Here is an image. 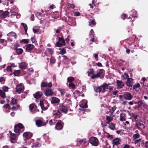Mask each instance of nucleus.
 <instances>
[{
	"instance_id": "nucleus-1",
	"label": "nucleus",
	"mask_w": 148,
	"mask_h": 148,
	"mask_svg": "<svg viewBox=\"0 0 148 148\" xmlns=\"http://www.w3.org/2000/svg\"><path fill=\"white\" fill-rule=\"evenodd\" d=\"M24 128L23 125L21 123H19L15 125L14 127V132L17 135H19L20 132H22L24 131Z\"/></svg>"
},
{
	"instance_id": "nucleus-2",
	"label": "nucleus",
	"mask_w": 148,
	"mask_h": 148,
	"mask_svg": "<svg viewBox=\"0 0 148 148\" xmlns=\"http://www.w3.org/2000/svg\"><path fill=\"white\" fill-rule=\"evenodd\" d=\"M58 41L56 42V45L58 47H60L61 46L66 45L65 40L63 36L62 35L61 37H58Z\"/></svg>"
},
{
	"instance_id": "nucleus-3",
	"label": "nucleus",
	"mask_w": 148,
	"mask_h": 148,
	"mask_svg": "<svg viewBox=\"0 0 148 148\" xmlns=\"http://www.w3.org/2000/svg\"><path fill=\"white\" fill-rule=\"evenodd\" d=\"M89 142L92 145L95 146H98L99 144L98 139L95 137H92L89 139Z\"/></svg>"
},
{
	"instance_id": "nucleus-4",
	"label": "nucleus",
	"mask_w": 148,
	"mask_h": 148,
	"mask_svg": "<svg viewBox=\"0 0 148 148\" xmlns=\"http://www.w3.org/2000/svg\"><path fill=\"white\" fill-rule=\"evenodd\" d=\"M145 123L141 121H140L138 123H136L135 124V127L140 130H141L145 128Z\"/></svg>"
},
{
	"instance_id": "nucleus-5",
	"label": "nucleus",
	"mask_w": 148,
	"mask_h": 148,
	"mask_svg": "<svg viewBox=\"0 0 148 148\" xmlns=\"http://www.w3.org/2000/svg\"><path fill=\"white\" fill-rule=\"evenodd\" d=\"M24 90V86L22 83L18 85L16 88V91L18 93L20 94L23 92Z\"/></svg>"
},
{
	"instance_id": "nucleus-6",
	"label": "nucleus",
	"mask_w": 148,
	"mask_h": 148,
	"mask_svg": "<svg viewBox=\"0 0 148 148\" xmlns=\"http://www.w3.org/2000/svg\"><path fill=\"white\" fill-rule=\"evenodd\" d=\"M110 85V84H107L105 83L102 85V92H104L106 91V89H108L110 90H112L113 87L112 86H109Z\"/></svg>"
},
{
	"instance_id": "nucleus-7",
	"label": "nucleus",
	"mask_w": 148,
	"mask_h": 148,
	"mask_svg": "<svg viewBox=\"0 0 148 148\" xmlns=\"http://www.w3.org/2000/svg\"><path fill=\"white\" fill-rule=\"evenodd\" d=\"M64 124V123L62 121L58 120L56 124V129L59 130H62L63 128V124Z\"/></svg>"
},
{
	"instance_id": "nucleus-8",
	"label": "nucleus",
	"mask_w": 148,
	"mask_h": 148,
	"mask_svg": "<svg viewBox=\"0 0 148 148\" xmlns=\"http://www.w3.org/2000/svg\"><path fill=\"white\" fill-rule=\"evenodd\" d=\"M124 99L125 100H130L133 98V96L131 94L128 92H125L123 95Z\"/></svg>"
},
{
	"instance_id": "nucleus-9",
	"label": "nucleus",
	"mask_w": 148,
	"mask_h": 148,
	"mask_svg": "<svg viewBox=\"0 0 148 148\" xmlns=\"http://www.w3.org/2000/svg\"><path fill=\"white\" fill-rule=\"evenodd\" d=\"M60 111L65 114L67 113L68 110L67 107L64 105L60 104L59 106Z\"/></svg>"
},
{
	"instance_id": "nucleus-10",
	"label": "nucleus",
	"mask_w": 148,
	"mask_h": 148,
	"mask_svg": "<svg viewBox=\"0 0 148 148\" xmlns=\"http://www.w3.org/2000/svg\"><path fill=\"white\" fill-rule=\"evenodd\" d=\"M62 115V114L61 112L58 110H54L53 111V116H55V117L59 118Z\"/></svg>"
},
{
	"instance_id": "nucleus-11",
	"label": "nucleus",
	"mask_w": 148,
	"mask_h": 148,
	"mask_svg": "<svg viewBox=\"0 0 148 148\" xmlns=\"http://www.w3.org/2000/svg\"><path fill=\"white\" fill-rule=\"evenodd\" d=\"M54 92L51 88H47L45 91V95L47 96H50L53 95Z\"/></svg>"
},
{
	"instance_id": "nucleus-12",
	"label": "nucleus",
	"mask_w": 148,
	"mask_h": 148,
	"mask_svg": "<svg viewBox=\"0 0 148 148\" xmlns=\"http://www.w3.org/2000/svg\"><path fill=\"white\" fill-rule=\"evenodd\" d=\"M9 14V12L8 11H3V10H0V18H5L7 17V16Z\"/></svg>"
},
{
	"instance_id": "nucleus-13",
	"label": "nucleus",
	"mask_w": 148,
	"mask_h": 148,
	"mask_svg": "<svg viewBox=\"0 0 148 148\" xmlns=\"http://www.w3.org/2000/svg\"><path fill=\"white\" fill-rule=\"evenodd\" d=\"M116 83L117 89L121 88L125 86L124 83L121 81L117 80Z\"/></svg>"
},
{
	"instance_id": "nucleus-14",
	"label": "nucleus",
	"mask_w": 148,
	"mask_h": 148,
	"mask_svg": "<svg viewBox=\"0 0 148 148\" xmlns=\"http://www.w3.org/2000/svg\"><path fill=\"white\" fill-rule=\"evenodd\" d=\"M43 100L42 101H40V105L41 108L43 110H46L48 108V105L47 104H44L43 103Z\"/></svg>"
},
{
	"instance_id": "nucleus-15",
	"label": "nucleus",
	"mask_w": 148,
	"mask_h": 148,
	"mask_svg": "<svg viewBox=\"0 0 148 148\" xmlns=\"http://www.w3.org/2000/svg\"><path fill=\"white\" fill-rule=\"evenodd\" d=\"M52 84L51 82H50L48 84L45 82H42L41 84V87L42 88L45 87H51L52 86Z\"/></svg>"
},
{
	"instance_id": "nucleus-16",
	"label": "nucleus",
	"mask_w": 148,
	"mask_h": 148,
	"mask_svg": "<svg viewBox=\"0 0 148 148\" xmlns=\"http://www.w3.org/2000/svg\"><path fill=\"white\" fill-rule=\"evenodd\" d=\"M10 140L11 142L12 143H15L16 141V134H11L10 133Z\"/></svg>"
},
{
	"instance_id": "nucleus-17",
	"label": "nucleus",
	"mask_w": 148,
	"mask_h": 148,
	"mask_svg": "<svg viewBox=\"0 0 148 148\" xmlns=\"http://www.w3.org/2000/svg\"><path fill=\"white\" fill-rule=\"evenodd\" d=\"M36 124L38 127H40L42 126H44L46 125L45 122L43 123L42 121L40 120H37L36 121Z\"/></svg>"
},
{
	"instance_id": "nucleus-18",
	"label": "nucleus",
	"mask_w": 148,
	"mask_h": 148,
	"mask_svg": "<svg viewBox=\"0 0 148 148\" xmlns=\"http://www.w3.org/2000/svg\"><path fill=\"white\" fill-rule=\"evenodd\" d=\"M121 140L120 139L115 138L112 140V143L114 145H118L120 144Z\"/></svg>"
},
{
	"instance_id": "nucleus-19",
	"label": "nucleus",
	"mask_w": 148,
	"mask_h": 148,
	"mask_svg": "<svg viewBox=\"0 0 148 148\" xmlns=\"http://www.w3.org/2000/svg\"><path fill=\"white\" fill-rule=\"evenodd\" d=\"M43 94L42 92L40 91H38L34 94V97L36 99H38L41 97Z\"/></svg>"
},
{
	"instance_id": "nucleus-20",
	"label": "nucleus",
	"mask_w": 148,
	"mask_h": 148,
	"mask_svg": "<svg viewBox=\"0 0 148 148\" xmlns=\"http://www.w3.org/2000/svg\"><path fill=\"white\" fill-rule=\"evenodd\" d=\"M27 64L25 62H22L19 64V67L22 70H23L27 69Z\"/></svg>"
},
{
	"instance_id": "nucleus-21",
	"label": "nucleus",
	"mask_w": 148,
	"mask_h": 148,
	"mask_svg": "<svg viewBox=\"0 0 148 148\" xmlns=\"http://www.w3.org/2000/svg\"><path fill=\"white\" fill-rule=\"evenodd\" d=\"M32 136V134L30 132H25L23 134V136L28 139L30 138Z\"/></svg>"
},
{
	"instance_id": "nucleus-22",
	"label": "nucleus",
	"mask_w": 148,
	"mask_h": 148,
	"mask_svg": "<svg viewBox=\"0 0 148 148\" xmlns=\"http://www.w3.org/2000/svg\"><path fill=\"white\" fill-rule=\"evenodd\" d=\"M26 49L27 51H31L34 48V46L31 44H28L25 46Z\"/></svg>"
},
{
	"instance_id": "nucleus-23",
	"label": "nucleus",
	"mask_w": 148,
	"mask_h": 148,
	"mask_svg": "<svg viewBox=\"0 0 148 148\" xmlns=\"http://www.w3.org/2000/svg\"><path fill=\"white\" fill-rule=\"evenodd\" d=\"M104 70L103 69H100L97 73V74L99 76V77L101 78H102L104 76Z\"/></svg>"
},
{
	"instance_id": "nucleus-24",
	"label": "nucleus",
	"mask_w": 148,
	"mask_h": 148,
	"mask_svg": "<svg viewBox=\"0 0 148 148\" xmlns=\"http://www.w3.org/2000/svg\"><path fill=\"white\" fill-rule=\"evenodd\" d=\"M133 83V79L131 78H129L126 82V84L128 86H132Z\"/></svg>"
},
{
	"instance_id": "nucleus-25",
	"label": "nucleus",
	"mask_w": 148,
	"mask_h": 148,
	"mask_svg": "<svg viewBox=\"0 0 148 148\" xmlns=\"http://www.w3.org/2000/svg\"><path fill=\"white\" fill-rule=\"evenodd\" d=\"M60 99L56 97H52L51 101V103L53 104L58 103L60 102Z\"/></svg>"
},
{
	"instance_id": "nucleus-26",
	"label": "nucleus",
	"mask_w": 148,
	"mask_h": 148,
	"mask_svg": "<svg viewBox=\"0 0 148 148\" xmlns=\"http://www.w3.org/2000/svg\"><path fill=\"white\" fill-rule=\"evenodd\" d=\"M102 85L98 87H95L94 88V90L95 91L97 92H100L102 91Z\"/></svg>"
},
{
	"instance_id": "nucleus-27",
	"label": "nucleus",
	"mask_w": 148,
	"mask_h": 148,
	"mask_svg": "<svg viewBox=\"0 0 148 148\" xmlns=\"http://www.w3.org/2000/svg\"><path fill=\"white\" fill-rule=\"evenodd\" d=\"M126 114L125 113H121L120 115V120L121 121H126L125 118Z\"/></svg>"
},
{
	"instance_id": "nucleus-28",
	"label": "nucleus",
	"mask_w": 148,
	"mask_h": 148,
	"mask_svg": "<svg viewBox=\"0 0 148 148\" xmlns=\"http://www.w3.org/2000/svg\"><path fill=\"white\" fill-rule=\"evenodd\" d=\"M132 116L134 120L135 121L136 123H138V115L136 114H135L132 113Z\"/></svg>"
},
{
	"instance_id": "nucleus-29",
	"label": "nucleus",
	"mask_w": 148,
	"mask_h": 148,
	"mask_svg": "<svg viewBox=\"0 0 148 148\" xmlns=\"http://www.w3.org/2000/svg\"><path fill=\"white\" fill-rule=\"evenodd\" d=\"M132 15L129 17L128 18H131L132 17L134 18L137 17V12L135 10H132Z\"/></svg>"
},
{
	"instance_id": "nucleus-30",
	"label": "nucleus",
	"mask_w": 148,
	"mask_h": 148,
	"mask_svg": "<svg viewBox=\"0 0 148 148\" xmlns=\"http://www.w3.org/2000/svg\"><path fill=\"white\" fill-rule=\"evenodd\" d=\"M21 25L23 26L25 29L26 34L27 35L28 34L27 33V25L25 23H21Z\"/></svg>"
},
{
	"instance_id": "nucleus-31",
	"label": "nucleus",
	"mask_w": 148,
	"mask_h": 148,
	"mask_svg": "<svg viewBox=\"0 0 148 148\" xmlns=\"http://www.w3.org/2000/svg\"><path fill=\"white\" fill-rule=\"evenodd\" d=\"M59 50H60L59 53L61 55H63L66 53V51L64 48H60Z\"/></svg>"
},
{
	"instance_id": "nucleus-32",
	"label": "nucleus",
	"mask_w": 148,
	"mask_h": 148,
	"mask_svg": "<svg viewBox=\"0 0 148 148\" xmlns=\"http://www.w3.org/2000/svg\"><path fill=\"white\" fill-rule=\"evenodd\" d=\"M21 71L20 70H15L14 73L13 74L15 76H18L21 73Z\"/></svg>"
},
{
	"instance_id": "nucleus-33",
	"label": "nucleus",
	"mask_w": 148,
	"mask_h": 148,
	"mask_svg": "<svg viewBox=\"0 0 148 148\" xmlns=\"http://www.w3.org/2000/svg\"><path fill=\"white\" fill-rule=\"evenodd\" d=\"M109 127L112 130H114L115 128V125L113 123H111L109 124Z\"/></svg>"
},
{
	"instance_id": "nucleus-34",
	"label": "nucleus",
	"mask_w": 148,
	"mask_h": 148,
	"mask_svg": "<svg viewBox=\"0 0 148 148\" xmlns=\"http://www.w3.org/2000/svg\"><path fill=\"white\" fill-rule=\"evenodd\" d=\"M0 95L3 98L6 97L5 93L1 90H0Z\"/></svg>"
},
{
	"instance_id": "nucleus-35",
	"label": "nucleus",
	"mask_w": 148,
	"mask_h": 148,
	"mask_svg": "<svg viewBox=\"0 0 148 148\" xmlns=\"http://www.w3.org/2000/svg\"><path fill=\"white\" fill-rule=\"evenodd\" d=\"M94 70L92 69H89L87 71L88 75L90 76V74H94Z\"/></svg>"
},
{
	"instance_id": "nucleus-36",
	"label": "nucleus",
	"mask_w": 148,
	"mask_h": 148,
	"mask_svg": "<svg viewBox=\"0 0 148 148\" xmlns=\"http://www.w3.org/2000/svg\"><path fill=\"white\" fill-rule=\"evenodd\" d=\"M140 137V134L138 133H136V134H134L133 135V137L134 139L136 140L138 139Z\"/></svg>"
},
{
	"instance_id": "nucleus-37",
	"label": "nucleus",
	"mask_w": 148,
	"mask_h": 148,
	"mask_svg": "<svg viewBox=\"0 0 148 148\" xmlns=\"http://www.w3.org/2000/svg\"><path fill=\"white\" fill-rule=\"evenodd\" d=\"M11 104H12V105H15L17 104V100L15 98H13L12 99L10 102Z\"/></svg>"
},
{
	"instance_id": "nucleus-38",
	"label": "nucleus",
	"mask_w": 148,
	"mask_h": 148,
	"mask_svg": "<svg viewBox=\"0 0 148 148\" xmlns=\"http://www.w3.org/2000/svg\"><path fill=\"white\" fill-rule=\"evenodd\" d=\"M15 50H16V52L18 54H21L23 52V50L21 48L16 49Z\"/></svg>"
},
{
	"instance_id": "nucleus-39",
	"label": "nucleus",
	"mask_w": 148,
	"mask_h": 148,
	"mask_svg": "<svg viewBox=\"0 0 148 148\" xmlns=\"http://www.w3.org/2000/svg\"><path fill=\"white\" fill-rule=\"evenodd\" d=\"M29 41V39H24L21 40L20 41L21 43H24V44L27 43Z\"/></svg>"
},
{
	"instance_id": "nucleus-40",
	"label": "nucleus",
	"mask_w": 148,
	"mask_h": 148,
	"mask_svg": "<svg viewBox=\"0 0 148 148\" xmlns=\"http://www.w3.org/2000/svg\"><path fill=\"white\" fill-rule=\"evenodd\" d=\"M140 87V85L139 83H138L133 86V89L136 90L137 88H139Z\"/></svg>"
},
{
	"instance_id": "nucleus-41",
	"label": "nucleus",
	"mask_w": 148,
	"mask_h": 148,
	"mask_svg": "<svg viewBox=\"0 0 148 148\" xmlns=\"http://www.w3.org/2000/svg\"><path fill=\"white\" fill-rule=\"evenodd\" d=\"M74 78L73 77H68L67 78V81L71 83L74 81Z\"/></svg>"
},
{
	"instance_id": "nucleus-42",
	"label": "nucleus",
	"mask_w": 148,
	"mask_h": 148,
	"mask_svg": "<svg viewBox=\"0 0 148 148\" xmlns=\"http://www.w3.org/2000/svg\"><path fill=\"white\" fill-rule=\"evenodd\" d=\"M69 86L70 88L72 89L75 88V85L72 82L70 83L69 84Z\"/></svg>"
},
{
	"instance_id": "nucleus-43",
	"label": "nucleus",
	"mask_w": 148,
	"mask_h": 148,
	"mask_svg": "<svg viewBox=\"0 0 148 148\" xmlns=\"http://www.w3.org/2000/svg\"><path fill=\"white\" fill-rule=\"evenodd\" d=\"M116 108L115 106L111 107V109L110 110V112H111V114H112L115 110H116Z\"/></svg>"
},
{
	"instance_id": "nucleus-44",
	"label": "nucleus",
	"mask_w": 148,
	"mask_h": 148,
	"mask_svg": "<svg viewBox=\"0 0 148 148\" xmlns=\"http://www.w3.org/2000/svg\"><path fill=\"white\" fill-rule=\"evenodd\" d=\"M143 103V102L141 100L138 101V106H137V108H140L142 106V104Z\"/></svg>"
},
{
	"instance_id": "nucleus-45",
	"label": "nucleus",
	"mask_w": 148,
	"mask_h": 148,
	"mask_svg": "<svg viewBox=\"0 0 148 148\" xmlns=\"http://www.w3.org/2000/svg\"><path fill=\"white\" fill-rule=\"evenodd\" d=\"M8 36L10 37H15L16 34L15 33L13 32H11L8 34Z\"/></svg>"
},
{
	"instance_id": "nucleus-46",
	"label": "nucleus",
	"mask_w": 148,
	"mask_h": 148,
	"mask_svg": "<svg viewBox=\"0 0 148 148\" xmlns=\"http://www.w3.org/2000/svg\"><path fill=\"white\" fill-rule=\"evenodd\" d=\"M35 106V105L34 103H32L29 105V108L31 111H32L33 110Z\"/></svg>"
},
{
	"instance_id": "nucleus-47",
	"label": "nucleus",
	"mask_w": 148,
	"mask_h": 148,
	"mask_svg": "<svg viewBox=\"0 0 148 148\" xmlns=\"http://www.w3.org/2000/svg\"><path fill=\"white\" fill-rule=\"evenodd\" d=\"M3 107L4 108H7L8 109H10L11 108V107L10 104L9 103H6L3 106Z\"/></svg>"
},
{
	"instance_id": "nucleus-48",
	"label": "nucleus",
	"mask_w": 148,
	"mask_h": 148,
	"mask_svg": "<svg viewBox=\"0 0 148 148\" xmlns=\"http://www.w3.org/2000/svg\"><path fill=\"white\" fill-rule=\"evenodd\" d=\"M106 119L107 120V121H108L109 122H111L113 120V119L112 118L106 115Z\"/></svg>"
},
{
	"instance_id": "nucleus-49",
	"label": "nucleus",
	"mask_w": 148,
	"mask_h": 148,
	"mask_svg": "<svg viewBox=\"0 0 148 148\" xmlns=\"http://www.w3.org/2000/svg\"><path fill=\"white\" fill-rule=\"evenodd\" d=\"M127 17V15L124 13L122 14L121 16V18L123 20H124Z\"/></svg>"
},
{
	"instance_id": "nucleus-50",
	"label": "nucleus",
	"mask_w": 148,
	"mask_h": 148,
	"mask_svg": "<svg viewBox=\"0 0 148 148\" xmlns=\"http://www.w3.org/2000/svg\"><path fill=\"white\" fill-rule=\"evenodd\" d=\"M9 88L7 86H4L2 87V89L5 92H7L8 91Z\"/></svg>"
},
{
	"instance_id": "nucleus-51",
	"label": "nucleus",
	"mask_w": 148,
	"mask_h": 148,
	"mask_svg": "<svg viewBox=\"0 0 148 148\" xmlns=\"http://www.w3.org/2000/svg\"><path fill=\"white\" fill-rule=\"evenodd\" d=\"M141 140L142 139L141 138L137 139L135 141L134 143L135 145H136L137 144H138L139 143H140L141 141Z\"/></svg>"
},
{
	"instance_id": "nucleus-52",
	"label": "nucleus",
	"mask_w": 148,
	"mask_h": 148,
	"mask_svg": "<svg viewBox=\"0 0 148 148\" xmlns=\"http://www.w3.org/2000/svg\"><path fill=\"white\" fill-rule=\"evenodd\" d=\"M31 40L33 43H35L36 41L35 37H31Z\"/></svg>"
},
{
	"instance_id": "nucleus-53",
	"label": "nucleus",
	"mask_w": 148,
	"mask_h": 148,
	"mask_svg": "<svg viewBox=\"0 0 148 148\" xmlns=\"http://www.w3.org/2000/svg\"><path fill=\"white\" fill-rule=\"evenodd\" d=\"M80 107L82 108H85L88 107V105L87 103H86L84 105H80Z\"/></svg>"
},
{
	"instance_id": "nucleus-54",
	"label": "nucleus",
	"mask_w": 148,
	"mask_h": 148,
	"mask_svg": "<svg viewBox=\"0 0 148 148\" xmlns=\"http://www.w3.org/2000/svg\"><path fill=\"white\" fill-rule=\"evenodd\" d=\"M55 60L53 58H51L50 60V63L52 64H54L55 63Z\"/></svg>"
},
{
	"instance_id": "nucleus-55",
	"label": "nucleus",
	"mask_w": 148,
	"mask_h": 148,
	"mask_svg": "<svg viewBox=\"0 0 148 148\" xmlns=\"http://www.w3.org/2000/svg\"><path fill=\"white\" fill-rule=\"evenodd\" d=\"M5 81V79L3 77H1L0 78V82L2 84Z\"/></svg>"
},
{
	"instance_id": "nucleus-56",
	"label": "nucleus",
	"mask_w": 148,
	"mask_h": 148,
	"mask_svg": "<svg viewBox=\"0 0 148 148\" xmlns=\"http://www.w3.org/2000/svg\"><path fill=\"white\" fill-rule=\"evenodd\" d=\"M40 147V144L39 143H37L36 144L34 145L32 147L33 148H36Z\"/></svg>"
},
{
	"instance_id": "nucleus-57",
	"label": "nucleus",
	"mask_w": 148,
	"mask_h": 148,
	"mask_svg": "<svg viewBox=\"0 0 148 148\" xmlns=\"http://www.w3.org/2000/svg\"><path fill=\"white\" fill-rule=\"evenodd\" d=\"M60 93L61 95H63L65 93V91L64 89H61L60 90Z\"/></svg>"
},
{
	"instance_id": "nucleus-58",
	"label": "nucleus",
	"mask_w": 148,
	"mask_h": 148,
	"mask_svg": "<svg viewBox=\"0 0 148 148\" xmlns=\"http://www.w3.org/2000/svg\"><path fill=\"white\" fill-rule=\"evenodd\" d=\"M48 51L49 52L50 54H52L53 53V51L51 49L48 48Z\"/></svg>"
},
{
	"instance_id": "nucleus-59",
	"label": "nucleus",
	"mask_w": 148,
	"mask_h": 148,
	"mask_svg": "<svg viewBox=\"0 0 148 148\" xmlns=\"http://www.w3.org/2000/svg\"><path fill=\"white\" fill-rule=\"evenodd\" d=\"M91 24L93 25H95L96 24V23L95 22V19H93V20H91Z\"/></svg>"
},
{
	"instance_id": "nucleus-60",
	"label": "nucleus",
	"mask_w": 148,
	"mask_h": 148,
	"mask_svg": "<svg viewBox=\"0 0 148 148\" xmlns=\"http://www.w3.org/2000/svg\"><path fill=\"white\" fill-rule=\"evenodd\" d=\"M11 66H8L7 68V71H12L11 70Z\"/></svg>"
},
{
	"instance_id": "nucleus-61",
	"label": "nucleus",
	"mask_w": 148,
	"mask_h": 148,
	"mask_svg": "<svg viewBox=\"0 0 148 148\" xmlns=\"http://www.w3.org/2000/svg\"><path fill=\"white\" fill-rule=\"evenodd\" d=\"M80 15V13L79 12H75L74 13V15L75 16H78Z\"/></svg>"
},
{
	"instance_id": "nucleus-62",
	"label": "nucleus",
	"mask_w": 148,
	"mask_h": 148,
	"mask_svg": "<svg viewBox=\"0 0 148 148\" xmlns=\"http://www.w3.org/2000/svg\"><path fill=\"white\" fill-rule=\"evenodd\" d=\"M69 8L73 9L75 7V6L73 4H70L69 5Z\"/></svg>"
},
{
	"instance_id": "nucleus-63",
	"label": "nucleus",
	"mask_w": 148,
	"mask_h": 148,
	"mask_svg": "<svg viewBox=\"0 0 148 148\" xmlns=\"http://www.w3.org/2000/svg\"><path fill=\"white\" fill-rule=\"evenodd\" d=\"M70 39V38H69V36L68 35L67 36V38L65 39V41L67 43H68L69 42Z\"/></svg>"
},
{
	"instance_id": "nucleus-64",
	"label": "nucleus",
	"mask_w": 148,
	"mask_h": 148,
	"mask_svg": "<svg viewBox=\"0 0 148 148\" xmlns=\"http://www.w3.org/2000/svg\"><path fill=\"white\" fill-rule=\"evenodd\" d=\"M19 47V45L18 44H16L14 46V50L16 49H18L17 48Z\"/></svg>"
}]
</instances>
